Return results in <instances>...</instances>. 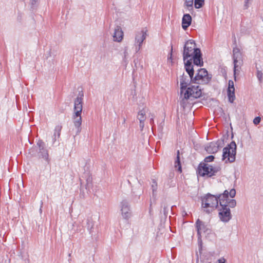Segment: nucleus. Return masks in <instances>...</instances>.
<instances>
[{"label": "nucleus", "instance_id": "1", "mask_svg": "<svg viewBox=\"0 0 263 263\" xmlns=\"http://www.w3.org/2000/svg\"><path fill=\"white\" fill-rule=\"evenodd\" d=\"M183 57L184 61L190 58L193 60L195 65L200 66L203 65L200 50L196 47V44L193 40H189L185 43Z\"/></svg>", "mask_w": 263, "mask_h": 263}, {"label": "nucleus", "instance_id": "2", "mask_svg": "<svg viewBox=\"0 0 263 263\" xmlns=\"http://www.w3.org/2000/svg\"><path fill=\"white\" fill-rule=\"evenodd\" d=\"M83 93L82 91L79 92L77 98L74 101L73 112L72 119L73 125L76 128V135L79 134L81 131L82 117L81 114L83 109Z\"/></svg>", "mask_w": 263, "mask_h": 263}, {"label": "nucleus", "instance_id": "3", "mask_svg": "<svg viewBox=\"0 0 263 263\" xmlns=\"http://www.w3.org/2000/svg\"><path fill=\"white\" fill-rule=\"evenodd\" d=\"M202 92L201 88L198 85H192L189 86L184 90L183 96H181L182 100L181 101V105L183 106L185 104V101L190 98H198L201 96Z\"/></svg>", "mask_w": 263, "mask_h": 263}, {"label": "nucleus", "instance_id": "4", "mask_svg": "<svg viewBox=\"0 0 263 263\" xmlns=\"http://www.w3.org/2000/svg\"><path fill=\"white\" fill-rule=\"evenodd\" d=\"M221 170L219 165L212 166L206 163H200L198 168V173L201 176L212 177Z\"/></svg>", "mask_w": 263, "mask_h": 263}, {"label": "nucleus", "instance_id": "5", "mask_svg": "<svg viewBox=\"0 0 263 263\" xmlns=\"http://www.w3.org/2000/svg\"><path fill=\"white\" fill-rule=\"evenodd\" d=\"M202 206L206 209V213H211L218 206L217 197L210 194H207L202 200Z\"/></svg>", "mask_w": 263, "mask_h": 263}, {"label": "nucleus", "instance_id": "6", "mask_svg": "<svg viewBox=\"0 0 263 263\" xmlns=\"http://www.w3.org/2000/svg\"><path fill=\"white\" fill-rule=\"evenodd\" d=\"M211 79V76L208 74V71L204 68L198 70L195 76L191 80L192 82L196 84H206Z\"/></svg>", "mask_w": 263, "mask_h": 263}, {"label": "nucleus", "instance_id": "7", "mask_svg": "<svg viewBox=\"0 0 263 263\" xmlns=\"http://www.w3.org/2000/svg\"><path fill=\"white\" fill-rule=\"evenodd\" d=\"M233 60L234 64V74L236 79L237 72H239L241 66L243 64L242 54L240 49L235 47L233 49Z\"/></svg>", "mask_w": 263, "mask_h": 263}, {"label": "nucleus", "instance_id": "8", "mask_svg": "<svg viewBox=\"0 0 263 263\" xmlns=\"http://www.w3.org/2000/svg\"><path fill=\"white\" fill-rule=\"evenodd\" d=\"M236 154V144L234 141H232L223 149L222 160H228L230 162H233L235 160Z\"/></svg>", "mask_w": 263, "mask_h": 263}, {"label": "nucleus", "instance_id": "9", "mask_svg": "<svg viewBox=\"0 0 263 263\" xmlns=\"http://www.w3.org/2000/svg\"><path fill=\"white\" fill-rule=\"evenodd\" d=\"M147 30L146 29H143L140 31H138L135 35V51L136 52L141 48L143 41L146 39Z\"/></svg>", "mask_w": 263, "mask_h": 263}, {"label": "nucleus", "instance_id": "10", "mask_svg": "<svg viewBox=\"0 0 263 263\" xmlns=\"http://www.w3.org/2000/svg\"><path fill=\"white\" fill-rule=\"evenodd\" d=\"M39 147V157L43 159L48 163L50 162L48 150L46 149L45 144L42 140H39L37 143Z\"/></svg>", "mask_w": 263, "mask_h": 263}, {"label": "nucleus", "instance_id": "11", "mask_svg": "<svg viewBox=\"0 0 263 263\" xmlns=\"http://www.w3.org/2000/svg\"><path fill=\"white\" fill-rule=\"evenodd\" d=\"M219 218L223 222H228L232 218L230 210L228 205L222 206L219 210Z\"/></svg>", "mask_w": 263, "mask_h": 263}, {"label": "nucleus", "instance_id": "12", "mask_svg": "<svg viewBox=\"0 0 263 263\" xmlns=\"http://www.w3.org/2000/svg\"><path fill=\"white\" fill-rule=\"evenodd\" d=\"M223 144V140L219 139L216 142H211L205 147V149L208 153L214 154L218 152V149L222 147Z\"/></svg>", "mask_w": 263, "mask_h": 263}, {"label": "nucleus", "instance_id": "13", "mask_svg": "<svg viewBox=\"0 0 263 263\" xmlns=\"http://www.w3.org/2000/svg\"><path fill=\"white\" fill-rule=\"evenodd\" d=\"M121 212L123 218L128 219L131 216V212L129 205L125 200L121 202Z\"/></svg>", "mask_w": 263, "mask_h": 263}, {"label": "nucleus", "instance_id": "14", "mask_svg": "<svg viewBox=\"0 0 263 263\" xmlns=\"http://www.w3.org/2000/svg\"><path fill=\"white\" fill-rule=\"evenodd\" d=\"M195 225L199 237L201 236L202 233L207 232L210 230L209 226L199 219L197 220Z\"/></svg>", "mask_w": 263, "mask_h": 263}, {"label": "nucleus", "instance_id": "15", "mask_svg": "<svg viewBox=\"0 0 263 263\" xmlns=\"http://www.w3.org/2000/svg\"><path fill=\"white\" fill-rule=\"evenodd\" d=\"M192 82L190 76L185 75L184 73L180 77V94L181 96H183L184 90L188 87L190 82Z\"/></svg>", "mask_w": 263, "mask_h": 263}, {"label": "nucleus", "instance_id": "16", "mask_svg": "<svg viewBox=\"0 0 263 263\" xmlns=\"http://www.w3.org/2000/svg\"><path fill=\"white\" fill-rule=\"evenodd\" d=\"M112 37L115 42H120L123 40V32L121 27L117 26L115 27Z\"/></svg>", "mask_w": 263, "mask_h": 263}, {"label": "nucleus", "instance_id": "17", "mask_svg": "<svg viewBox=\"0 0 263 263\" xmlns=\"http://www.w3.org/2000/svg\"><path fill=\"white\" fill-rule=\"evenodd\" d=\"M192 59H190L187 60L186 61H184V67L186 71L191 78L192 80L194 77V70L193 68V65H192Z\"/></svg>", "mask_w": 263, "mask_h": 263}, {"label": "nucleus", "instance_id": "18", "mask_svg": "<svg viewBox=\"0 0 263 263\" xmlns=\"http://www.w3.org/2000/svg\"><path fill=\"white\" fill-rule=\"evenodd\" d=\"M146 109H143L139 111L137 116V118L139 120L140 122V127L141 130L143 129L144 126V121L146 119L145 114H146Z\"/></svg>", "mask_w": 263, "mask_h": 263}, {"label": "nucleus", "instance_id": "19", "mask_svg": "<svg viewBox=\"0 0 263 263\" xmlns=\"http://www.w3.org/2000/svg\"><path fill=\"white\" fill-rule=\"evenodd\" d=\"M192 17L189 14H184L182 19V27L184 30H186L191 25Z\"/></svg>", "mask_w": 263, "mask_h": 263}, {"label": "nucleus", "instance_id": "20", "mask_svg": "<svg viewBox=\"0 0 263 263\" xmlns=\"http://www.w3.org/2000/svg\"><path fill=\"white\" fill-rule=\"evenodd\" d=\"M236 195V191L235 189H231L230 192L225 190L223 194H221L222 198H229V195L231 197H234Z\"/></svg>", "mask_w": 263, "mask_h": 263}, {"label": "nucleus", "instance_id": "21", "mask_svg": "<svg viewBox=\"0 0 263 263\" xmlns=\"http://www.w3.org/2000/svg\"><path fill=\"white\" fill-rule=\"evenodd\" d=\"M216 196L217 197L218 203L219 202L220 206L228 205L227 203L229 199V198H222L221 194Z\"/></svg>", "mask_w": 263, "mask_h": 263}, {"label": "nucleus", "instance_id": "22", "mask_svg": "<svg viewBox=\"0 0 263 263\" xmlns=\"http://www.w3.org/2000/svg\"><path fill=\"white\" fill-rule=\"evenodd\" d=\"M228 96L229 102L233 103L235 99V88H233L232 89H228Z\"/></svg>", "mask_w": 263, "mask_h": 263}, {"label": "nucleus", "instance_id": "23", "mask_svg": "<svg viewBox=\"0 0 263 263\" xmlns=\"http://www.w3.org/2000/svg\"><path fill=\"white\" fill-rule=\"evenodd\" d=\"M175 167H178V171L180 172H181V166L179 158V151H177V159L175 161Z\"/></svg>", "mask_w": 263, "mask_h": 263}, {"label": "nucleus", "instance_id": "24", "mask_svg": "<svg viewBox=\"0 0 263 263\" xmlns=\"http://www.w3.org/2000/svg\"><path fill=\"white\" fill-rule=\"evenodd\" d=\"M194 0H185L184 6L186 7L189 10L192 9Z\"/></svg>", "mask_w": 263, "mask_h": 263}, {"label": "nucleus", "instance_id": "25", "mask_svg": "<svg viewBox=\"0 0 263 263\" xmlns=\"http://www.w3.org/2000/svg\"><path fill=\"white\" fill-rule=\"evenodd\" d=\"M204 3V0H195L194 5L196 8H201Z\"/></svg>", "mask_w": 263, "mask_h": 263}, {"label": "nucleus", "instance_id": "26", "mask_svg": "<svg viewBox=\"0 0 263 263\" xmlns=\"http://www.w3.org/2000/svg\"><path fill=\"white\" fill-rule=\"evenodd\" d=\"M256 69H257L256 76H257V78L258 81H259V82L261 83L262 81L263 73L261 72V71L257 67H256Z\"/></svg>", "mask_w": 263, "mask_h": 263}, {"label": "nucleus", "instance_id": "27", "mask_svg": "<svg viewBox=\"0 0 263 263\" xmlns=\"http://www.w3.org/2000/svg\"><path fill=\"white\" fill-rule=\"evenodd\" d=\"M151 187L153 191V196H154L156 195L155 192H156L157 189V182L154 180H153Z\"/></svg>", "mask_w": 263, "mask_h": 263}, {"label": "nucleus", "instance_id": "28", "mask_svg": "<svg viewBox=\"0 0 263 263\" xmlns=\"http://www.w3.org/2000/svg\"><path fill=\"white\" fill-rule=\"evenodd\" d=\"M228 208H234L236 205V200L234 199H229L228 201Z\"/></svg>", "mask_w": 263, "mask_h": 263}, {"label": "nucleus", "instance_id": "29", "mask_svg": "<svg viewBox=\"0 0 263 263\" xmlns=\"http://www.w3.org/2000/svg\"><path fill=\"white\" fill-rule=\"evenodd\" d=\"M252 2V0H244L243 9L246 10L249 8Z\"/></svg>", "mask_w": 263, "mask_h": 263}, {"label": "nucleus", "instance_id": "30", "mask_svg": "<svg viewBox=\"0 0 263 263\" xmlns=\"http://www.w3.org/2000/svg\"><path fill=\"white\" fill-rule=\"evenodd\" d=\"M214 159V157L212 155L209 156L205 158L204 162L206 163L208 162H210L213 161Z\"/></svg>", "mask_w": 263, "mask_h": 263}, {"label": "nucleus", "instance_id": "31", "mask_svg": "<svg viewBox=\"0 0 263 263\" xmlns=\"http://www.w3.org/2000/svg\"><path fill=\"white\" fill-rule=\"evenodd\" d=\"M234 88V82L232 80H229L228 83V89H232Z\"/></svg>", "mask_w": 263, "mask_h": 263}, {"label": "nucleus", "instance_id": "32", "mask_svg": "<svg viewBox=\"0 0 263 263\" xmlns=\"http://www.w3.org/2000/svg\"><path fill=\"white\" fill-rule=\"evenodd\" d=\"M261 121V118L259 117H255L253 120V123L255 125L258 124Z\"/></svg>", "mask_w": 263, "mask_h": 263}, {"label": "nucleus", "instance_id": "33", "mask_svg": "<svg viewBox=\"0 0 263 263\" xmlns=\"http://www.w3.org/2000/svg\"><path fill=\"white\" fill-rule=\"evenodd\" d=\"M38 2V0H31V4L32 6H35Z\"/></svg>", "mask_w": 263, "mask_h": 263}, {"label": "nucleus", "instance_id": "34", "mask_svg": "<svg viewBox=\"0 0 263 263\" xmlns=\"http://www.w3.org/2000/svg\"><path fill=\"white\" fill-rule=\"evenodd\" d=\"M218 263H226V259L223 258H220L218 260Z\"/></svg>", "mask_w": 263, "mask_h": 263}, {"label": "nucleus", "instance_id": "35", "mask_svg": "<svg viewBox=\"0 0 263 263\" xmlns=\"http://www.w3.org/2000/svg\"><path fill=\"white\" fill-rule=\"evenodd\" d=\"M125 121H126V119L124 117L123 118V123L124 124L125 123Z\"/></svg>", "mask_w": 263, "mask_h": 263}, {"label": "nucleus", "instance_id": "36", "mask_svg": "<svg viewBox=\"0 0 263 263\" xmlns=\"http://www.w3.org/2000/svg\"><path fill=\"white\" fill-rule=\"evenodd\" d=\"M153 121H153V118H152V119H151V123L152 124V122H153Z\"/></svg>", "mask_w": 263, "mask_h": 263}, {"label": "nucleus", "instance_id": "37", "mask_svg": "<svg viewBox=\"0 0 263 263\" xmlns=\"http://www.w3.org/2000/svg\"><path fill=\"white\" fill-rule=\"evenodd\" d=\"M60 136V133H59V131H58V137H59Z\"/></svg>", "mask_w": 263, "mask_h": 263}, {"label": "nucleus", "instance_id": "38", "mask_svg": "<svg viewBox=\"0 0 263 263\" xmlns=\"http://www.w3.org/2000/svg\"><path fill=\"white\" fill-rule=\"evenodd\" d=\"M207 263H211V262H210V261H209V262H208Z\"/></svg>", "mask_w": 263, "mask_h": 263}]
</instances>
